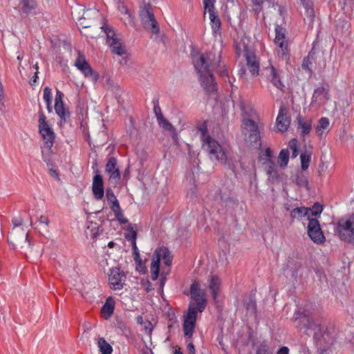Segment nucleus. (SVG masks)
Here are the masks:
<instances>
[{"label":"nucleus","instance_id":"nucleus-40","mask_svg":"<svg viewBox=\"0 0 354 354\" xmlns=\"http://www.w3.org/2000/svg\"><path fill=\"white\" fill-rule=\"evenodd\" d=\"M301 159V168L303 171L308 169L309 167V162L311 160V153H307V151L301 152L300 155Z\"/></svg>","mask_w":354,"mask_h":354},{"label":"nucleus","instance_id":"nucleus-19","mask_svg":"<svg viewBox=\"0 0 354 354\" xmlns=\"http://www.w3.org/2000/svg\"><path fill=\"white\" fill-rule=\"evenodd\" d=\"M19 7L23 14L29 15L35 13V10L37 7V3L36 0H21Z\"/></svg>","mask_w":354,"mask_h":354},{"label":"nucleus","instance_id":"nucleus-42","mask_svg":"<svg viewBox=\"0 0 354 354\" xmlns=\"http://www.w3.org/2000/svg\"><path fill=\"white\" fill-rule=\"evenodd\" d=\"M118 160L115 157H109L105 165V172L111 173V171L119 169L117 167Z\"/></svg>","mask_w":354,"mask_h":354},{"label":"nucleus","instance_id":"nucleus-28","mask_svg":"<svg viewBox=\"0 0 354 354\" xmlns=\"http://www.w3.org/2000/svg\"><path fill=\"white\" fill-rule=\"evenodd\" d=\"M212 33L214 36L221 35V21L217 12L209 15Z\"/></svg>","mask_w":354,"mask_h":354},{"label":"nucleus","instance_id":"nucleus-25","mask_svg":"<svg viewBox=\"0 0 354 354\" xmlns=\"http://www.w3.org/2000/svg\"><path fill=\"white\" fill-rule=\"evenodd\" d=\"M274 43L277 46L278 56L282 59H286L289 56L290 51L288 40H282Z\"/></svg>","mask_w":354,"mask_h":354},{"label":"nucleus","instance_id":"nucleus-44","mask_svg":"<svg viewBox=\"0 0 354 354\" xmlns=\"http://www.w3.org/2000/svg\"><path fill=\"white\" fill-rule=\"evenodd\" d=\"M109 181L111 183L114 184L115 186L116 185H118L121 178L120 169H115L114 171H111V173H109Z\"/></svg>","mask_w":354,"mask_h":354},{"label":"nucleus","instance_id":"nucleus-55","mask_svg":"<svg viewBox=\"0 0 354 354\" xmlns=\"http://www.w3.org/2000/svg\"><path fill=\"white\" fill-rule=\"evenodd\" d=\"M150 268H151V272L160 271L159 260L152 258Z\"/></svg>","mask_w":354,"mask_h":354},{"label":"nucleus","instance_id":"nucleus-13","mask_svg":"<svg viewBox=\"0 0 354 354\" xmlns=\"http://www.w3.org/2000/svg\"><path fill=\"white\" fill-rule=\"evenodd\" d=\"M266 76L268 80L274 87L283 93L285 91V85L281 81L280 72L273 66L266 68Z\"/></svg>","mask_w":354,"mask_h":354},{"label":"nucleus","instance_id":"nucleus-14","mask_svg":"<svg viewBox=\"0 0 354 354\" xmlns=\"http://www.w3.org/2000/svg\"><path fill=\"white\" fill-rule=\"evenodd\" d=\"M92 192L93 197L97 201L101 200L104 196L103 178L97 169L93 178Z\"/></svg>","mask_w":354,"mask_h":354},{"label":"nucleus","instance_id":"nucleus-52","mask_svg":"<svg viewBox=\"0 0 354 354\" xmlns=\"http://www.w3.org/2000/svg\"><path fill=\"white\" fill-rule=\"evenodd\" d=\"M152 103L153 104V113L156 117V119L158 120L160 118L163 117L161 109L159 106L158 100L153 99Z\"/></svg>","mask_w":354,"mask_h":354},{"label":"nucleus","instance_id":"nucleus-39","mask_svg":"<svg viewBox=\"0 0 354 354\" xmlns=\"http://www.w3.org/2000/svg\"><path fill=\"white\" fill-rule=\"evenodd\" d=\"M109 44L113 53L118 55H122L126 53L125 49L118 39H113V41Z\"/></svg>","mask_w":354,"mask_h":354},{"label":"nucleus","instance_id":"nucleus-51","mask_svg":"<svg viewBox=\"0 0 354 354\" xmlns=\"http://www.w3.org/2000/svg\"><path fill=\"white\" fill-rule=\"evenodd\" d=\"M43 99L46 104L52 103V90L48 86L44 88Z\"/></svg>","mask_w":354,"mask_h":354},{"label":"nucleus","instance_id":"nucleus-20","mask_svg":"<svg viewBox=\"0 0 354 354\" xmlns=\"http://www.w3.org/2000/svg\"><path fill=\"white\" fill-rule=\"evenodd\" d=\"M208 281L212 299L216 301L220 290L221 279L217 275H210Z\"/></svg>","mask_w":354,"mask_h":354},{"label":"nucleus","instance_id":"nucleus-33","mask_svg":"<svg viewBox=\"0 0 354 354\" xmlns=\"http://www.w3.org/2000/svg\"><path fill=\"white\" fill-rule=\"evenodd\" d=\"M290 158V151L288 148L282 149L278 156V162L281 168L287 167Z\"/></svg>","mask_w":354,"mask_h":354},{"label":"nucleus","instance_id":"nucleus-27","mask_svg":"<svg viewBox=\"0 0 354 354\" xmlns=\"http://www.w3.org/2000/svg\"><path fill=\"white\" fill-rule=\"evenodd\" d=\"M106 198L107 202L110 205V208L112 211L113 209H118L120 208L119 201L118 200L116 196L115 195L113 189L110 187H107L106 189Z\"/></svg>","mask_w":354,"mask_h":354},{"label":"nucleus","instance_id":"nucleus-43","mask_svg":"<svg viewBox=\"0 0 354 354\" xmlns=\"http://www.w3.org/2000/svg\"><path fill=\"white\" fill-rule=\"evenodd\" d=\"M198 131L201 133V140L203 144L207 141V137H211L208 134L207 126L205 122L198 127Z\"/></svg>","mask_w":354,"mask_h":354},{"label":"nucleus","instance_id":"nucleus-50","mask_svg":"<svg viewBox=\"0 0 354 354\" xmlns=\"http://www.w3.org/2000/svg\"><path fill=\"white\" fill-rule=\"evenodd\" d=\"M101 28L104 29V31L106 35L107 40L109 41H113V39H117L114 30L109 26H103Z\"/></svg>","mask_w":354,"mask_h":354},{"label":"nucleus","instance_id":"nucleus-61","mask_svg":"<svg viewBox=\"0 0 354 354\" xmlns=\"http://www.w3.org/2000/svg\"><path fill=\"white\" fill-rule=\"evenodd\" d=\"M188 354H196L195 347L192 342H189L187 346Z\"/></svg>","mask_w":354,"mask_h":354},{"label":"nucleus","instance_id":"nucleus-64","mask_svg":"<svg viewBox=\"0 0 354 354\" xmlns=\"http://www.w3.org/2000/svg\"><path fill=\"white\" fill-rule=\"evenodd\" d=\"M160 271H153L151 272V278L153 281H156L159 275Z\"/></svg>","mask_w":354,"mask_h":354},{"label":"nucleus","instance_id":"nucleus-2","mask_svg":"<svg viewBox=\"0 0 354 354\" xmlns=\"http://www.w3.org/2000/svg\"><path fill=\"white\" fill-rule=\"evenodd\" d=\"M292 320L299 330H304V333L308 336L312 334L317 344L323 346L328 342L327 337L330 336V334L328 329L324 330L320 324L316 323L313 317L307 310L299 308L295 311Z\"/></svg>","mask_w":354,"mask_h":354},{"label":"nucleus","instance_id":"nucleus-6","mask_svg":"<svg viewBox=\"0 0 354 354\" xmlns=\"http://www.w3.org/2000/svg\"><path fill=\"white\" fill-rule=\"evenodd\" d=\"M39 114V120H38V129L39 133L41 135L43 140L44 147L50 149L55 140V133L53 131V129L49 126L46 117L40 108V110L38 112Z\"/></svg>","mask_w":354,"mask_h":354},{"label":"nucleus","instance_id":"nucleus-26","mask_svg":"<svg viewBox=\"0 0 354 354\" xmlns=\"http://www.w3.org/2000/svg\"><path fill=\"white\" fill-rule=\"evenodd\" d=\"M236 54L239 57L243 56L247 57L248 54H253L254 52L244 41L241 40L236 42L235 46Z\"/></svg>","mask_w":354,"mask_h":354},{"label":"nucleus","instance_id":"nucleus-7","mask_svg":"<svg viewBox=\"0 0 354 354\" xmlns=\"http://www.w3.org/2000/svg\"><path fill=\"white\" fill-rule=\"evenodd\" d=\"M198 310L192 308V302L189 304L187 312L184 314V322L183 324V329L184 335L186 338V342L192 339L194 329L196 328V319Z\"/></svg>","mask_w":354,"mask_h":354},{"label":"nucleus","instance_id":"nucleus-5","mask_svg":"<svg viewBox=\"0 0 354 354\" xmlns=\"http://www.w3.org/2000/svg\"><path fill=\"white\" fill-rule=\"evenodd\" d=\"M12 223L13 227L8 233V241L12 245H16L21 243H28V245H30V242L28 239V234L23 228L20 227L23 223V218L21 216H16L12 218Z\"/></svg>","mask_w":354,"mask_h":354},{"label":"nucleus","instance_id":"nucleus-38","mask_svg":"<svg viewBox=\"0 0 354 354\" xmlns=\"http://www.w3.org/2000/svg\"><path fill=\"white\" fill-rule=\"evenodd\" d=\"M330 122L329 119L326 117L321 118L318 122L316 127V133L319 136H322L323 134V131L328 129L329 127Z\"/></svg>","mask_w":354,"mask_h":354},{"label":"nucleus","instance_id":"nucleus-22","mask_svg":"<svg viewBox=\"0 0 354 354\" xmlns=\"http://www.w3.org/2000/svg\"><path fill=\"white\" fill-rule=\"evenodd\" d=\"M157 122L162 129L169 132L173 140H176L178 139V133L176 129L169 120L165 118L164 116L157 120Z\"/></svg>","mask_w":354,"mask_h":354},{"label":"nucleus","instance_id":"nucleus-30","mask_svg":"<svg viewBox=\"0 0 354 354\" xmlns=\"http://www.w3.org/2000/svg\"><path fill=\"white\" fill-rule=\"evenodd\" d=\"M55 111L60 118L61 122H66V119L70 117V112L65 108L64 103L55 104Z\"/></svg>","mask_w":354,"mask_h":354},{"label":"nucleus","instance_id":"nucleus-23","mask_svg":"<svg viewBox=\"0 0 354 354\" xmlns=\"http://www.w3.org/2000/svg\"><path fill=\"white\" fill-rule=\"evenodd\" d=\"M245 59L247 62V66L251 74L253 76H257L259 75V64L257 59L255 53L248 54Z\"/></svg>","mask_w":354,"mask_h":354},{"label":"nucleus","instance_id":"nucleus-31","mask_svg":"<svg viewBox=\"0 0 354 354\" xmlns=\"http://www.w3.org/2000/svg\"><path fill=\"white\" fill-rule=\"evenodd\" d=\"M245 140L252 147L261 146V136L259 131L254 133H245Z\"/></svg>","mask_w":354,"mask_h":354},{"label":"nucleus","instance_id":"nucleus-53","mask_svg":"<svg viewBox=\"0 0 354 354\" xmlns=\"http://www.w3.org/2000/svg\"><path fill=\"white\" fill-rule=\"evenodd\" d=\"M39 224L41 225V229L43 230H48V224L50 221L46 216L42 215L38 219Z\"/></svg>","mask_w":354,"mask_h":354},{"label":"nucleus","instance_id":"nucleus-35","mask_svg":"<svg viewBox=\"0 0 354 354\" xmlns=\"http://www.w3.org/2000/svg\"><path fill=\"white\" fill-rule=\"evenodd\" d=\"M275 38L274 42H277L282 40H288L286 34V29L281 25L276 24L274 26Z\"/></svg>","mask_w":354,"mask_h":354},{"label":"nucleus","instance_id":"nucleus-1","mask_svg":"<svg viewBox=\"0 0 354 354\" xmlns=\"http://www.w3.org/2000/svg\"><path fill=\"white\" fill-rule=\"evenodd\" d=\"M194 66L199 76V82L205 93L211 95L216 93L217 83L212 73L214 68L219 66L221 56L217 57L212 52L201 53L196 52L192 55Z\"/></svg>","mask_w":354,"mask_h":354},{"label":"nucleus","instance_id":"nucleus-41","mask_svg":"<svg viewBox=\"0 0 354 354\" xmlns=\"http://www.w3.org/2000/svg\"><path fill=\"white\" fill-rule=\"evenodd\" d=\"M243 124L245 126V129L247 131V133H254L259 131L258 125L252 119L245 120Z\"/></svg>","mask_w":354,"mask_h":354},{"label":"nucleus","instance_id":"nucleus-11","mask_svg":"<svg viewBox=\"0 0 354 354\" xmlns=\"http://www.w3.org/2000/svg\"><path fill=\"white\" fill-rule=\"evenodd\" d=\"M307 229L308 235L314 243H322L325 241V236L317 218L309 219Z\"/></svg>","mask_w":354,"mask_h":354},{"label":"nucleus","instance_id":"nucleus-54","mask_svg":"<svg viewBox=\"0 0 354 354\" xmlns=\"http://www.w3.org/2000/svg\"><path fill=\"white\" fill-rule=\"evenodd\" d=\"M257 353L258 354H268V346L265 342H263L259 347L257 348Z\"/></svg>","mask_w":354,"mask_h":354},{"label":"nucleus","instance_id":"nucleus-59","mask_svg":"<svg viewBox=\"0 0 354 354\" xmlns=\"http://www.w3.org/2000/svg\"><path fill=\"white\" fill-rule=\"evenodd\" d=\"M136 238H137L136 231H133V232H131V234H125V239L130 241L136 240Z\"/></svg>","mask_w":354,"mask_h":354},{"label":"nucleus","instance_id":"nucleus-15","mask_svg":"<svg viewBox=\"0 0 354 354\" xmlns=\"http://www.w3.org/2000/svg\"><path fill=\"white\" fill-rule=\"evenodd\" d=\"M290 124V117L288 115L286 108L280 107L276 119V125L280 132H286Z\"/></svg>","mask_w":354,"mask_h":354},{"label":"nucleus","instance_id":"nucleus-49","mask_svg":"<svg viewBox=\"0 0 354 354\" xmlns=\"http://www.w3.org/2000/svg\"><path fill=\"white\" fill-rule=\"evenodd\" d=\"M301 268V263L300 262L295 261L292 263L290 275L294 281H297L298 277V271Z\"/></svg>","mask_w":354,"mask_h":354},{"label":"nucleus","instance_id":"nucleus-45","mask_svg":"<svg viewBox=\"0 0 354 354\" xmlns=\"http://www.w3.org/2000/svg\"><path fill=\"white\" fill-rule=\"evenodd\" d=\"M216 0H203L205 11H207L209 15L217 12L214 3Z\"/></svg>","mask_w":354,"mask_h":354},{"label":"nucleus","instance_id":"nucleus-18","mask_svg":"<svg viewBox=\"0 0 354 354\" xmlns=\"http://www.w3.org/2000/svg\"><path fill=\"white\" fill-rule=\"evenodd\" d=\"M115 301L113 297H109L102 306L100 311V315L102 318L107 320L113 315L115 310Z\"/></svg>","mask_w":354,"mask_h":354},{"label":"nucleus","instance_id":"nucleus-34","mask_svg":"<svg viewBox=\"0 0 354 354\" xmlns=\"http://www.w3.org/2000/svg\"><path fill=\"white\" fill-rule=\"evenodd\" d=\"M266 173L272 179L278 178L277 166L274 160H270L266 162Z\"/></svg>","mask_w":354,"mask_h":354},{"label":"nucleus","instance_id":"nucleus-9","mask_svg":"<svg viewBox=\"0 0 354 354\" xmlns=\"http://www.w3.org/2000/svg\"><path fill=\"white\" fill-rule=\"evenodd\" d=\"M190 294L192 300L194 301V303H192V308L198 310L199 313L203 312L207 306V300L205 293L201 290L198 283L196 281L190 286Z\"/></svg>","mask_w":354,"mask_h":354},{"label":"nucleus","instance_id":"nucleus-24","mask_svg":"<svg viewBox=\"0 0 354 354\" xmlns=\"http://www.w3.org/2000/svg\"><path fill=\"white\" fill-rule=\"evenodd\" d=\"M299 2L305 9V15L308 18L309 24H312L315 17L313 0H299Z\"/></svg>","mask_w":354,"mask_h":354},{"label":"nucleus","instance_id":"nucleus-8","mask_svg":"<svg viewBox=\"0 0 354 354\" xmlns=\"http://www.w3.org/2000/svg\"><path fill=\"white\" fill-rule=\"evenodd\" d=\"M205 150L209 153L211 159L221 161L223 164L227 162V155L220 143L212 137H207V141L203 144Z\"/></svg>","mask_w":354,"mask_h":354},{"label":"nucleus","instance_id":"nucleus-21","mask_svg":"<svg viewBox=\"0 0 354 354\" xmlns=\"http://www.w3.org/2000/svg\"><path fill=\"white\" fill-rule=\"evenodd\" d=\"M298 122V129H301L300 136L302 137H305L308 135L311 129H312V120L310 119H305L301 115H299L297 117Z\"/></svg>","mask_w":354,"mask_h":354},{"label":"nucleus","instance_id":"nucleus-4","mask_svg":"<svg viewBox=\"0 0 354 354\" xmlns=\"http://www.w3.org/2000/svg\"><path fill=\"white\" fill-rule=\"evenodd\" d=\"M139 17L145 29L150 30L153 34L160 32L158 23L155 18L152 6L149 3H144L140 7Z\"/></svg>","mask_w":354,"mask_h":354},{"label":"nucleus","instance_id":"nucleus-46","mask_svg":"<svg viewBox=\"0 0 354 354\" xmlns=\"http://www.w3.org/2000/svg\"><path fill=\"white\" fill-rule=\"evenodd\" d=\"M324 207L319 203H315L313 205L312 208H310V212L309 214V218L311 216H319L323 211Z\"/></svg>","mask_w":354,"mask_h":354},{"label":"nucleus","instance_id":"nucleus-60","mask_svg":"<svg viewBox=\"0 0 354 354\" xmlns=\"http://www.w3.org/2000/svg\"><path fill=\"white\" fill-rule=\"evenodd\" d=\"M263 155L266 158L267 161H270V160H272V151L271 149L269 147L266 148Z\"/></svg>","mask_w":354,"mask_h":354},{"label":"nucleus","instance_id":"nucleus-29","mask_svg":"<svg viewBox=\"0 0 354 354\" xmlns=\"http://www.w3.org/2000/svg\"><path fill=\"white\" fill-rule=\"evenodd\" d=\"M310 212V208L305 207H299L294 208L290 212V216L292 218L301 219L303 217L306 216L308 221L311 218H309V214Z\"/></svg>","mask_w":354,"mask_h":354},{"label":"nucleus","instance_id":"nucleus-48","mask_svg":"<svg viewBox=\"0 0 354 354\" xmlns=\"http://www.w3.org/2000/svg\"><path fill=\"white\" fill-rule=\"evenodd\" d=\"M115 219L120 223V224H126L128 223L129 221L127 218L124 217L122 208H119L118 209H113V211Z\"/></svg>","mask_w":354,"mask_h":354},{"label":"nucleus","instance_id":"nucleus-10","mask_svg":"<svg viewBox=\"0 0 354 354\" xmlns=\"http://www.w3.org/2000/svg\"><path fill=\"white\" fill-rule=\"evenodd\" d=\"M75 66L86 77L89 78L93 83H96L99 79L97 72L93 70L90 64L86 60L84 55L79 53L75 60Z\"/></svg>","mask_w":354,"mask_h":354},{"label":"nucleus","instance_id":"nucleus-12","mask_svg":"<svg viewBox=\"0 0 354 354\" xmlns=\"http://www.w3.org/2000/svg\"><path fill=\"white\" fill-rule=\"evenodd\" d=\"M125 279L126 275L120 268L115 267L110 270L109 280L111 289L114 290L122 289Z\"/></svg>","mask_w":354,"mask_h":354},{"label":"nucleus","instance_id":"nucleus-62","mask_svg":"<svg viewBox=\"0 0 354 354\" xmlns=\"http://www.w3.org/2000/svg\"><path fill=\"white\" fill-rule=\"evenodd\" d=\"M277 354H289V348L287 346H282L277 351Z\"/></svg>","mask_w":354,"mask_h":354},{"label":"nucleus","instance_id":"nucleus-47","mask_svg":"<svg viewBox=\"0 0 354 354\" xmlns=\"http://www.w3.org/2000/svg\"><path fill=\"white\" fill-rule=\"evenodd\" d=\"M288 148L292 151V158H295L299 153L297 140L296 138H292L288 142Z\"/></svg>","mask_w":354,"mask_h":354},{"label":"nucleus","instance_id":"nucleus-3","mask_svg":"<svg viewBox=\"0 0 354 354\" xmlns=\"http://www.w3.org/2000/svg\"><path fill=\"white\" fill-rule=\"evenodd\" d=\"M335 233L341 241L348 243H354V216H349L347 219L339 218Z\"/></svg>","mask_w":354,"mask_h":354},{"label":"nucleus","instance_id":"nucleus-57","mask_svg":"<svg viewBox=\"0 0 354 354\" xmlns=\"http://www.w3.org/2000/svg\"><path fill=\"white\" fill-rule=\"evenodd\" d=\"M219 76L224 77H226L228 79L229 83L233 86V83L232 82L230 77H229L228 72L225 68H223L218 72Z\"/></svg>","mask_w":354,"mask_h":354},{"label":"nucleus","instance_id":"nucleus-56","mask_svg":"<svg viewBox=\"0 0 354 354\" xmlns=\"http://www.w3.org/2000/svg\"><path fill=\"white\" fill-rule=\"evenodd\" d=\"M63 97H64V93L61 91L57 89L55 99V104H57V103L64 102Z\"/></svg>","mask_w":354,"mask_h":354},{"label":"nucleus","instance_id":"nucleus-16","mask_svg":"<svg viewBox=\"0 0 354 354\" xmlns=\"http://www.w3.org/2000/svg\"><path fill=\"white\" fill-rule=\"evenodd\" d=\"M152 258L158 259L159 263H160L161 259H162L164 263L167 266H170L172 262V257L171 256L170 251L167 248L164 246L157 248L153 254Z\"/></svg>","mask_w":354,"mask_h":354},{"label":"nucleus","instance_id":"nucleus-58","mask_svg":"<svg viewBox=\"0 0 354 354\" xmlns=\"http://www.w3.org/2000/svg\"><path fill=\"white\" fill-rule=\"evenodd\" d=\"M136 265V270L142 273H145L147 271V268L143 266L142 261L140 260V263L138 262H135Z\"/></svg>","mask_w":354,"mask_h":354},{"label":"nucleus","instance_id":"nucleus-63","mask_svg":"<svg viewBox=\"0 0 354 354\" xmlns=\"http://www.w3.org/2000/svg\"><path fill=\"white\" fill-rule=\"evenodd\" d=\"M315 42H313V47L307 55L308 57V59L310 57H315Z\"/></svg>","mask_w":354,"mask_h":354},{"label":"nucleus","instance_id":"nucleus-36","mask_svg":"<svg viewBox=\"0 0 354 354\" xmlns=\"http://www.w3.org/2000/svg\"><path fill=\"white\" fill-rule=\"evenodd\" d=\"M295 181L299 187H307L308 185V176L302 169L297 171Z\"/></svg>","mask_w":354,"mask_h":354},{"label":"nucleus","instance_id":"nucleus-32","mask_svg":"<svg viewBox=\"0 0 354 354\" xmlns=\"http://www.w3.org/2000/svg\"><path fill=\"white\" fill-rule=\"evenodd\" d=\"M97 346L101 354H111L113 352L112 346L104 337H100L98 339Z\"/></svg>","mask_w":354,"mask_h":354},{"label":"nucleus","instance_id":"nucleus-17","mask_svg":"<svg viewBox=\"0 0 354 354\" xmlns=\"http://www.w3.org/2000/svg\"><path fill=\"white\" fill-rule=\"evenodd\" d=\"M330 98L328 90L324 86L315 89L312 97V103L324 104Z\"/></svg>","mask_w":354,"mask_h":354},{"label":"nucleus","instance_id":"nucleus-37","mask_svg":"<svg viewBox=\"0 0 354 354\" xmlns=\"http://www.w3.org/2000/svg\"><path fill=\"white\" fill-rule=\"evenodd\" d=\"M315 62V57H310L308 59V56L304 57L302 61L301 68L305 71L309 76H311L313 73V65Z\"/></svg>","mask_w":354,"mask_h":354}]
</instances>
